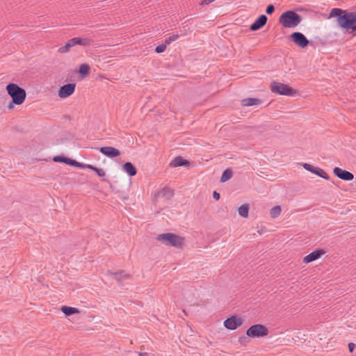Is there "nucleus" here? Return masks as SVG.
<instances>
[{"label":"nucleus","instance_id":"nucleus-9","mask_svg":"<svg viewBox=\"0 0 356 356\" xmlns=\"http://www.w3.org/2000/svg\"><path fill=\"white\" fill-rule=\"evenodd\" d=\"M333 173L336 177L344 181H351L354 179V175L352 172L339 167L334 168Z\"/></svg>","mask_w":356,"mask_h":356},{"label":"nucleus","instance_id":"nucleus-27","mask_svg":"<svg viewBox=\"0 0 356 356\" xmlns=\"http://www.w3.org/2000/svg\"><path fill=\"white\" fill-rule=\"evenodd\" d=\"M67 164L70 165L72 166H75V167H79V168H84L85 167L84 164L79 163L75 160H72V159L68 158V160H67Z\"/></svg>","mask_w":356,"mask_h":356},{"label":"nucleus","instance_id":"nucleus-25","mask_svg":"<svg viewBox=\"0 0 356 356\" xmlns=\"http://www.w3.org/2000/svg\"><path fill=\"white\" fill-rule=\"evenodd\" d=\"M280 206H275L270 211V215L272 218H275L280 215L281 213Z\"/></svg>","mask_w":356,"mask_h":356},{"label":"nucleus","instance_id":"nucleus-6","mask_svg":"<svg viewBox=\"0 0 356 356\" xmlns=\"http://www.w3.org/2000/svg\"><path fill=\"white\" fill-rule=\"evenodd\" d=\"M270 90L273 92L282 95L292 96L295 93L294 90L288 85L276 81L271 83Z\"/></svg>","mask_w":356,"mask_h":356},{"label":"nucleus","instance_id":"nucleus-19","mask_svg":"<svg viewBox=\"0 0 356 356\" xmlns=\"http://www.w3.org/2000/svg\"><path fill=\"white\" fill-rule=\"evenodd\" d=\"M74 38L69 40L65 45L60 47L59 49H58V52L60 53H62V54H65V53H67L68 52L70 49L73 47H74Z\"/></svg>","mask_w":356,"mask_h":356},{"label":"nucleus","instance_id":"nucleus-5","mask_svg":"<svg viewBox=\"0 0 356 356\" xmlns=\"http://www.w3.org/2000/svg\"><path fill=\"white\" fill-rule=\"evenodd\" d=\"M246 334L251 338H261L268 334V330L264 325L255 324L246 330Z\"/></svg>","mask_w":356,"mask_h":356},{"label":"nucleus","instance_id":"nucleus-13","mask_svg":"<svg viewBox=\"0 0 356 356\" xmlns=\"http://www.w3.org/2000/svg\"><path fill=\"white\" fill-rule=\"evenodd\" d=\"M268 18L265 15H261L251 25L250 29L252 31L262 28L267 22Z\"/></svg>","mask_w":356,"mask_h":356},{"label":"nucleus","instance_id":"nucleus-3","mask_svg":"<svg viewBox=\"0 0 356 356\" xmlns=\"http://www.w3.org/2000/svg\"><path fill=\"white\" fill-rule=\"evenodd\" d=\"M302 21V17L293 10L284 12L279 17V22L284 28H294Z\"/></svg>","mask_w":356,"mask_h":356},{"label":"nucleus","instance_id":"nucleus-12","mask_svg":"<svg viewBox=\"0 0 356 356\" xmlns=\"http://www.w3.org/2000/svg\"><path fill=\"white\" fill-rule=\"evenodd\" d=\"M325 253V252L322 249L315 250L314 251L305 256L303 259V261L305 264H309L312 261L318 259Z\"/></svg>","mask_w":356,"mask_h":356},{"label":"nucleus","instance_id":"nucleus-38","mask_svg":"<svg viewBox=\"0 0 356 356\" xmlns=\"http://www.w3.org/2000/svg\"><path fill=\"white\" fill-rule=\"evenodd\" d=\"M85 166L87 167L88 168L93 170V171H94V169L96 168V166H94V165H86Z\"/></svg>","mask_w":356,"mask_h":356},{"label":"nucleus","instance_id":"nucleus-10","mask_svg":"<svg viewBox=\"0 0 356 356\" xmlns=\"http://www.w3.org/2000/svg\"><path fill=\"white\" fill-rule=\"evenodd\" d=\"M242 324V321L239 317L233 316L230 318H227L224 321V326L230 330L236 329L238 326Z\"/></svg>","mask_w":356,"mask_h":356},{"label":"nucleus","instance_id":"nucleus-23","mask_svg":"<svg viewBox=\"0 0 356 356\" xmlns=\"http://www.w3.org/2000/svg\"><path fill=\"white\" fill-rule=\"evenodd\" d=\"M238 214L243 218H247L248 216V211H249V206L247 204H244L241 205L238 209Z\"/></svg>","mask_w":356,"mask_h":356},{"label":"nucleus","instance_id":"nucleus-33","mask_svg":"<svg viewBox=\"0 0 356 356\" xmlns=\"http://www.w3.org/2000/svg\"><path fill=\"white\" fill-rule=\"evenodd\" d=\"M94 171L97 174V175L100 177H103L106 175V172L105 171L102 169V168H99L97 167H96L95 169H94Z\"/></svg>","mask_w":356,"mask_h":356},{"label":"nucleus","instance_id":"nucleus-20","mask_svg":"<svg viewBox=\"0 0 356 356\" xmlns=\"http://www.w3.org/2000/svg\"><path fill=\"white\" fill-rule=\"evenodd\" d=\"M61 311L66 316H70L74 314L79 313V309L77 308L69 306H63L61 307Z\"/></svg>","mask_w":356,"mask_h":356},{"label":"nucleus","instance_id":"nucleus-7","mask_svg":"<svg viewBox=\"0 0 356 356\" xmlns=\"http://www.w3.org/2000/svg\"><path fill=\"white\" fill-rule=\"evenodd\" d=\"M290 37L292 41L301 48L306 47L309 43V40L300 32H293Z\"/></svg>","mask_w":356,"mask_h":356},{"label":"nucleus","instance_id":"nucleus-18","mask_svg":"<svg viewBox=\"0 0 356 356\" xmlns=\"http://www.w3.org/2000/svg\"><path fill=\"white\" fill-rule=\"evenodd\" d=\"M74 45L88 47L91 44V40L86 38H74Z\"/></svg>","mask_w":356,"mask_h":356},{"label":"nucleus","instance_id":"nucleus-21","mask_svg":"<svg viewBox=\"0 0 356 356\" xmlns=\"http://www.w3.org/2000/svg\"><path fill=\"white\" fill-rule=\"evenodd\" d=\"M109 274H111L113 278L116 279L118 281H122L127 278H128L129 275L127 274L124 271H119V272H108Z\"/></svg>","mask_w":356,"mask_h":356},{"label":"nucleus","instance_id":"nucleus-4","mask_svg":"<svg viewBox=\"0 0 356 356\" xmlns=\"http://www.w3.org/2000/svg\"><path fill=\"white\" fill-rule=\"evenodd\" d=\"M156 240L162 242L165 245L181 248L184 243V238L173 233H165L159 234Z\"/></svg>","mask_w":356,"mask_h":356},{"label":"nucleus","instance_id":"nucleus-31","mask_svg":"<svg viewBox=\"0 0 356 356\" xmlns=\"http://www.w3.org/2000/svg\"><path fill=\"white\" fill-rule=\"evenodd\" d=\"M167 45H168V44H167L165 42V43H163V44H159V45L156 47V49H155V51H156V53H159H159H162V52H163V51L165 50Z\"/></svg>","mask_w":356,"mask_h":356},{"label":"nucleus","instance_id":"nucleus-15","mask_svg":"<svg viewBox=\"0 0 356 356\" xmlns=\"http://www.w3.org/2000/svg\"><path fill=\"white\" fill-rule=\"evenodd\" d=\"M190 162L186 159H184L181 156L175 157L170 163V166L172 168L185 166L188 167Z\"/></svg>","mask_w":356,"mask_h":356},{"label":"nucleus","instance_id":"nucleus-16","mask_svg":"<svg viewBox=\"0 0 356 356\" xmlns=\"http://www.w3.org/2000/svg\"><path fill=\"white\" fill-rule=\"evenodd\" d=\"M122 169L130 177L135 176L137 173L136 168L131 162H126L123 165Z\"/></svg>","mask_w":356,"mask_h":356},{"label":"nucleus","instance_id":"nucleus-37","mask_svg":"<svg viewBox=\"0 0 356 356\" xmlns=\"http://www.w3.org/2000/svg\"><path fill=\"white\" fill-rule=\"evenodd\" d=\"M213 197L216 200H218L220 197V195L219 193H218L217 191H213Z\"/></svg>","mask_w":356,"mask_h":356},{"label":"nucleus","instance_id":"nucleus-1","mask_svg":"<svg viewBox=\"0 0 356 356\" xmlns=\"http://www.w3.org/2000/svg\"><path fill=\"white\" fill-rule=\"evenodd\" d=\"M337 17V24L346 30L356 31V11L348 12L341 8H332L329 18Z\"/></svg>","mask_w":356,"mask_h":356},{"label":"nucleus","instance_id":"nucleus-22","mask_svg":"<svg viewBox=\"0 0 356 356\" xmlns=\"http://www.w3.org/2000/svg\"><path fill=\"white\" fill-rule=\"evenodd\" d=\"M233 175V172L231 168H227L222 174L220 177L221 182H225L230 179Z\"/></svg>","mask_w":356,"mask_h":356},{"label":"nucleus","instance_id":"nucleus-14","mask_svg":"<svg viewBox=\"0 0 356 356\" xmlns=\"http://www.w3.org/2000/svg\"><path fill=\"white\" fill-rule=\"evenodd\" d=\"M156 196L170 200L174 196V191L168 187H164L156 193Z\"/></svg>","mask_w":356,"mask_h":356},{"label":"nucleus","instance_id":"nucleus-26","mask_svg":"<svg viewBox=\"0 0 356 356\" xmlns=\"http://www.w3.org/2000/svg\"><path fill=\"white\" fill-rule=\"evenodd\" d=\"M90 72V67L87 64H82L79 67V72L81 75L83 76H85L86 75L88 74Z\"/></svg>","mask_w":356,"mask_h":356},{"label":"nucleus","instance_id":"nucleus-29","mask_svg":"<svg viewBox=\"0 0 356 356\" xmlns=\"http://www.w3.org/2000/svg\"><path fill=\"white\" fill-rule=\"evenodd\" d=\"M68 158L63 156H56L54 157L53 161L55 162L65 163L67 164Z\"/></svg>","mask_w":356,"mask_h":356},{"label":"nucleus","instance_id":"nucleus-39","mask_svg":"<svg viewBox=\"0 0 356 356\" xmlns=\"http://www.w3.org/2000/svg\"><path fill=\"white\" fill-rule=\"evenodd\" d=\"M146 354H147L146 353H139L138 356H145Z\"/></svg>","mask_w":356,"mask_h":356},{"label":"nucleus","instance_id":"nucleus-8","mask_svg":"<svg viewBox=\"0 0 356 356\" xmlns=\"http://www.w3.org/2000/svg\"><path fill=\"white\" fill-rule=\"evenodd\" d=\"M76 88V84L70 83L62 86L58 90V96L60 98H67L72 95Z\"/></svg>","mask_w":356,"mask_h":356},{"label":"nucleus","instance_id":"nucleus-28","mask_svg":"<svg viewBox=\"0 0 356 356\" xmlns=\"http://www.w3.org/2000/svg\"><path fill=\"white\" fill-rule=\"evenodd\" d=\"M179 38V34H172V35H170V36H169V37L165 38V42L168 45L172 42L175 41L176 40H177Z\"/></svg>","mask_w":356,"mask_h":356},{"label":"nucleus","instance_id":"nucleus-35","mask_svg":"<svg viewBox=\"0 0 356 356\" xmlns=\"http://www.w3.org/2000/svg\"><path fill=\"white\" fill-rule=\"evenodd\" d=\"M348 346L349 351L350 353H352L355 350V348L356 347V345L354 343L350 342V343H348Z\"/></svg>","mask_w":356,"mask_h":356},{"label":"nucleus","instance_id":"nucleus-24","mask_svg":"<svg viewBox=\"0 0 356 356\" xmlns=\"http://www.w3.org/2000/svg\"><path fill=\"white\" fill-rule=\"evenodd\" d=\"M314 174L326 180L330 179L329 175L325 172V170L318 167L316 168Z\"/></svg>","mask_w":356,"mask_h":356},{"label":"nucleus","instance_id":"nucleus-2","mask_svg":"<svg viewBox=\"0 0 356 356\" xmlns=\"http://www.w3.org/2000/svg\"><path fill=\"white\" fill-rule=\"evenodd\" d=\"M6 90L8 95L12 98V101L9 103L8 108H13V104L20 105L24 102L26 94L24 88L19 87L14 83H8L6 86Z\"/></svg>","mask_w":356,"mask_h":356},{"label":"nucleus","instance_id":"nucleus-30","mask_svg":"<svg viewBox=\"0 0 356 356\" xmlns=\"http://www.w3.org/2000/svg\"><path fill=\"white\" fill-rule=\"evenodd\" d=\"M302 166L306 170H307L313 174L314 173V171H315L316 168H317V167H315V166H314L309 163H303Z\"/></svg>","mask_w":356,"mask_h":356},{"label":"nucleus","instance_id":"nucleus-32","mask_svg":"<svg viewBox=\"0 0 356 356\" xmlns=\"http://www.w3.org/2000/svg\"><path fill=\"white\" fill-rule=\"evenodd\" d=\"M238 342L243 346H246L249 342V339L245 336L240 337L238 338Z\"/></svg>","mask_w":356,"mask_h":356},{"label":"nucleus","instance_id":"nucleus-36","mask_svg":"<svg viewBox=\"0 0 356 356\" xmlns=\"http://www.w3.org/2000/svg\"><path fill=\"white\" fill-rule=\"evenodd\" d=\"M215 0H202L200 3V5L201 6H206V5H208L209 3H211V2L214 1Z\"/></svg>","mask_w":356,"mask_h":356},{"label":"nucleus","instance_id":"nucleus-11","mask_svg":"<svg viewBox=\"0 0 356 356\" xmlns=\"http://www.w3.org/2000/svg\"><path fill=\"white\" fill-rule=\"evenodd\" d=\"M99 150L108 158H115L120 155L119 149L111 146L100 147Z\"/></svg>","mask_w":356,"mask_h":356},{"label":"nucleus","instance_id":"nucleus-34","mask_svg":"<svg viewBox=\"0 0 356 356\" xmlns=\"http://www.w3.org/2000/svg\"><path fill=\"white\" fill-rule=\"evenodd\" d=\"M275 11V6L273 4L268 5L266 8V13L268 15H271Z\"/></svg>","mask_w":356,"mask_h":356},{"label":"nucleus","instance_id":"nucleus-17","mask_svg":"<svg viewBox=\"0 0 356 356\" xmlns=\"http://www.w3.org/2000/svg\"><path fill=\"white\" fill-rule=\"evenodd\" d=\"M261 100L258 98H245L241 101V105L243 106H251L259 104Z\"/></svg>","mask_w":356,"mask_h":356}]
</instances>
